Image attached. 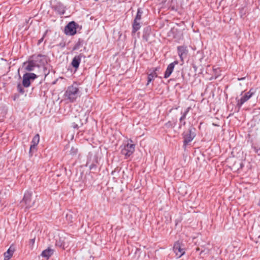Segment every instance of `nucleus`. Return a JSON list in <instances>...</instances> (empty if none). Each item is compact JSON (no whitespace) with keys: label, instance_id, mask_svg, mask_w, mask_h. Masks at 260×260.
Masks as SVG:
<instances>
[{"label":"nucleus","instance_id":"bb28decb","mask_svg":"<svg viewBox=\"0 0 260 260\" xmlns=\"http://www.w3.org/2000/svg\"><path fill=\"white\" fill-rule=\"evenodd\" d=\"M78 153V149L77 148H74V147H72V148L71 149V150H70V154L72 155H76Z\"/></svg>","mask_w":260,"mask_h":260},{"label":"nucleus","instance_id":"2eb2a0df","mask_svg":"<svg viewBox=\"0 0 260 260\" xmlns=\"http://www.w3.org/2000/svg\"><path fill=\"white\" fill-rule=\"evenodd\" d=\"M177 1L178 0H168L167 6L171 10L177 11L179 8Z\"/></svg>","mask_w":260,"mask_h":260},{"label":"nucleus","instance_id":"2f4dec72","mask_svg":"<svg viewBox=\"0 0 260 260\" xmlns=\"http://www.w3.org/2000/svg\"><path fill=\"white\" fill-rule=\"evenodd\" d=\"M37 146V145L31 143V145H30V150H34V149H35L36 148V146Z\"/></svg>","mask_w":260,"mask_h":260},{"label":"nucleus","instance_id":"6ab92c4d","mask_svg":"<svg viewBox=\"0 0 260 260\" xmlns=\"http://www.w3.org/2000/svg\"><path fill=\"white\" fill-rule=\"evenodd\" d=\"M139 21L134 20L133 23L132 33L135 34L141 27Z\"/></svg>","mask_w":260,"mask_h":260},{"label":"nucleus","instance_id":"7c9ffc66","mask_svg":"<svg viewBox=\"0 0 260 260\" xmlns=\"http://www.w3.org/2000/svg\"><path fill=\"white\" fill-rule=\"evenodd\" d=\"M166 126L168 127H174L175 124L173 125L171 121H168L167 123H166Z\"/></svg>","mask_w":260,"mask_h":260},{"label":"nucleus","instance_id":"a878e982","mask_svg":"<svg viewBox=\"0 0 260 260\" xmlns=\"http://www.w3.org/2000/svg\"><path fill=\"white\" fill-rule=\"evenodd\" d=\"M23 86L20 83L18 84L17 86V90L21 94H23L25 92L24 89L23 88Z\"/></svg>","mask_w":260,"mask_h":260},{"label":"nucleus","instance_id":"e433bc0d","mask_svg":"<svg viewBox=\"0 0 260 260\" xmlns=\"http://www.w3.org/2000/svg\"><path fill=\"white\" fill-rule=\"evenodd\" d=\"M59 46L62 47H63L65 46V44H64V43H60Z\"/></svg>","mask_w":260,"mask_h":260},{"label":"nucleus","instance_id":"f3484780","mask_svg":"<svg viewBox=\"0 0 260 260\" xmlns=\"http://www.w3.org/2000/svg\"><path fill=\"white\" fill-rule=\"evenodd\" d=\"M151 32V29L150 27H146L144 28L143 31V39L146 42L149 41V37Z\"/></svg>","mask_w":260,"mask_h":260},{"label":"nucleus","instance_id":"9d476101","mask_svg":"<svg viewBox=\"0 0 260 260\" xmlns=\"http://www.w3.org/2000/svg\"><path fill=\"white\" fill-rule=\"evenodd\" d=\"M173 251L177 258H180L185 253L184 249L182 248L181 244L179 241H177L174 243Z\"/></svg>","mask_w":260,"mask_h":260},{"label":"nucleus","instance_id":"f704fd0d","mask_svg":"<svg viewBox=\"0 0 260 260\" xmlns=\"http://www.w3.org/2000/svg\"><path fill=\"white\" fill-rule=\"evenodd\" d=\"M95 168H96V165L94 164H91V165H90V166H89L90 170H92Z\"/></svg>","mask_w":260,"mask_h":260},{"label":"nucleus","instance_id":"6e6552de","mask_svg":"<svg viewBox=\"0 0 260 260\" xmlns=\"http://www.w3.org/2000/svg\"><path fill=\"white\" fill-rule=\"evenodd\" d=\"M254 93V90L250 89L248 92L244 93L240 99L237 100V106L240 108L244 103L247 102Z\"/></svg>","mask_w":260,"mask_h":260},{"label":"nucleus","instance_id":"4468645a","mask_svg":"<svg viewBox=\"0 0 260 260\" xmlns=\"http://www.w3.org/2000/svg\"><path fill=\"white\" fill-rule=\"evenodd\" d=\"M54 10L60 15H63L66 12V7L60 3H57L54 6Z\"/></svg>","mask_w":260,"mask_h":260},{"label":"nucleus","instance_id":"c85d7f7f","mask_svg":"<svg viewBox=\"0 0 260 260\" xmlns=\"http://www.w3.org/2000/svg\"><path fill=\"white\" fill-rule=\"evenodd\" d=\"M72 218H73V217H72V214L67 213L66 219L69 222H73Z\"/></svg>","mask_w":260,"mask_h":260},{"label":"nucleus","instance_id":"cd10ccee","mask_svg":"<svg viewBox=\"0 0 260 260\" xmlns=\"http://www.w3.org/2000/svg\"><path fill=\"white\" fill-rule=\"evenodd\" d=\"M251 147L255 153H258V151L260 150V147L256 146L255 145H252Z\"/></svg>","mask_w":260,"mask_h":260},{"label":"nucleus","instance_id":"20e7f679","mask_svg":"<svg viewBox=\"0 0 260 260\" xmlns=\"http://www.w3.org/2000/svg\"><path fill=\"white\" fill-rule=\"evenodd\" d=\"M78 24L75 21L70 22L64 27V32L66 35L74 36L77 32Z\"/></svg>","mask_w":260,"mask_h":260},{"label":"nucleus","instance_id":"b1692460","mask_svg":"<svg viewBox=\"0 0 260 260\" xmlns=\"http://www.w3.org/2000/svg\"><path fill=\"white\" fill-rule=\"evenodd\" d=\"M56 245L63 249H65V243L61 239L56 241Z\"/></svg>","mask_w":260,"mask_h":260},{"label":"nucleus","instance_id":"72a5a7b5","mask_svg":"<svg viewBox=\"0 0 260 260\" xmlns=\"http://www.w3.org/2000/svg\"><path fill=\"white\" fill-rule=\"evenodd\" d=\"M160 69L159 67H157L156 68H153V72L152 73H156L157 71H158Z\"/></svg>","mask_w":260,"mask_h":260},{"label":"nucleus","instance_id":"5701e85b","mask_svg":"<svg viewBox=\"0 0 260 260\" xmlns=\"http://www.w3.org/2000/svg\"><path fill=\"white\" fill-rule=\"evenodd\" d=\"M143 14V11L140 8H138L137 12V15L134 20L140 21L141 19V17Z\"/></svg>","mask_w":260,"mask_h":260},{"label":"nucleus","instance_id":"f03ea898","mask_svg":"<svg viewBox=\"0 0 260 260\" xmlns=\"http://www.w3.org/2000/svg\"><path fill=\"white\" fill-rule=\"evenodd\" d=\"M121 153L128 158L132 155L135 150V144L133 143L132 139H128L121 146Z\"/></svg>","mask_w":260,"mask_h":260},{"label":"nucleus","instance_id":"1a4fd4ad","mask_svg":"<svg viewBox=\"0 0 260 260\" xmlns=\"http://www.w3.org/2000/svg\"><path fill=\"white\" fill-rule=\"evenodd\" d=\"M177 49L180 60L183 62L184 58L187 57L188 53L187 47L185 45L178 46Z\"/></svg>","mask_w":260,"mask_h":260},{"label":"nucleus","instance_id":"f257e3e1","mask_svg":"<svg viewBox=\"0 0 260 260\" xmlns=\"http://www.w3.org/2000/svg\"><path fill=\"white\" fill-rule=\"evenodd\" d=\"M65 100L69 101L71 103H74L80 96V91L78 85L76 83L68 86L64 93Z\"/></svg>","mask_w":260,"mask_h":260},{"label":"nucleus","instance_id":"aec40b11","mask_svg":"<svg viewBox=\"0 0 260 260\" xmlns=\"http://www.w3.org/2000/svg\"><path fill=\"white\" fill-rule=\"evenodd\" d=\"M84 43V41L81 39H79L77 43L75 44L73 47L74 50H79L81 47L83 46Z\"/></svg>","mask_w":260,"mask_h":260},{"label":"nucleus","instance_id":"79ce46f5","mask_svg":"<svg viewBox=\"0 0 260 260\" xmlns=\"http://www.w3.org/2000/svg\"><path fill=\"white\" fill-rule=\"evenodd\" d=\"M244 92H242L241 95H242Z\"/></svg>","mask_w":260,"mask_h":260},{"label":"nucleus","instance_id":"393cba45","mask_svg":"<svg viewBox=\"0 0 260 260\" xmlns=\"http://www.w3.org/2000/svg\"><path fill=\"white\" fill-rule=\"evenodd\" d=\"M185 118H186L185 117L182 116H181V117L180 118V119H179L180 123H179V128H181L182 125H185L186 122L184 121Z\"/></svg>","mask_w":260,"mask_h":260},{"label":"nucleus","instance_id":"412c9836","mask_svg":"<svg viewBox=\"0 0 260 260\" xmlns=\"http://www.w3.org/2000/svg\"><path fill=\"white\" fill-rule=\"evenodd\" d=\"M157 77V73H151L148 75L147 77V85H148L152 81L154 80L155 78Z\"/></svg>","mask_w":260,"mask_h":260},{"label":"nucleus","instance_id":"9b49d317","mask_svg":"<svg viewBox=\"0 0 260 260\" xmlns=\"http://www.w3.org/2000/svg\"><path fill=\"white\" fill-rule=\"evenodd\" d=\"M82 57L85 58V56L82 53H80L78 55H76L73 58L71 62V64L73 66V67L75 69H77L79 68L80 63L81 62V58Z\"/></svg>","mask_w":260,"mask_h":260},{"label":"nucleus","instance_id":"a19ab883","mask_svg":"<svg viewBox=\"0 0 260 260\" xmlns=\"http://www.w3.org/2000/svg\"><path fill=\"white\" fill-rule=\"evenodd\" d=\"M115 172V170H114V171H113L112 172L111 174H112V175H113V174H114V173Z\"/></svg>","mask_w":260,"mask_h":260},{"label":"nucleus","instance_id":"39448f33","mask_svg":"<svg viewBox=\"0 0 260 260\" xmlns=\"http://www.w3.org/2000/svg\"><path fill=\"white\" fill-rule=\"evenodd\" d=\"M37 67L44 66L47 62L46 56L41 54H34L30 57Z\"/></svg>","mask_w":260,"mask_h":260},{"label":"nucleus","instance_id":"473e14b6","mask_svg":"<svg viewBox=\"0 0 260 260\" xmlns=\"http://www.w3.org/2000/svg\"><path fill=\"white\" fill-rule=\"evenodd\" d=\"M72 126L74 128H78L79 127L77 123H76L75 122L72 123Z\"/></svg>","mask_w":260,"mask_h":260},{"label":"nucleus","instance_id":"0eeeda50","mask_svg":"<svg viewBox=\"0 0 260 260\" xmlns=\"http://www.w3.org/2000/svg\"><path fill=\"white\" fill-rule=\"evenodd\" d=\"M32 191L31 190H27L24 194L22 200V202L25 204L26 208H30L33 206L35 201H32Z\"/></svg>","mask_w":260,"mask_h":260},{"label":"nucleus","instance_id":"f8f14e48","mask_svg":"<svg viewBox=\"0 0 260 260\" xmlns=\"http://www.w3.org/2000/svg\"><path fill=\"white\" fill-rule=\"evenodd\" d=\"M178 63V61L175 60L174 62L170 63L168 66L167 69L164 74V78H165L167 79L170 76V75H171V74L172 73V72L174 69L175 66L176 64H177Z\"/></svg>","mask_w":260,"mask_h":260},{"label":"nucleus","instance_id":"c9c22d12","mask_svg":"<svg viewBox=\"0 0 260 260\" xmlns=\"http://www.w3.org/2000/svg\"><path fill=\"white\" fill-rule=\"evenodd\" d=\"M44 37H42L40 40H39L38 41V44L39 45L44 40Z\"/></svg>","mask_w":260,"mask_h":260},{"label":"nucleus","instance_id":"dca6fc26","mask_svg":"<svg viewBox=\"0 0 260 260\" xmlns=\"http://www.w3.org/2000/svg\"><path fill=\"white\" fill-rule=\"evenodd\" d=\"M15 251V247L13 245H11L7 251L4 253V259L9 260L12 256Z\"/></svg>","mask_w":260,"mask_h":260},{"label":"nucleus","instance_id":"ea45409f","mask_svg":"<svg viewBox=\"0 0 260 260\" xmlns=\"http://www.w3.org/2000/svg\"><path fill=\"white\" fill-rule=\"evenodd\" d=\"M32 151H33V150H30V149H29V155H30V156H32Z\"/></svg>","mask_w":260,"mask_h":260},{"label":"nucleus","instance_id":"58836bf2","mask_svg":"<svg viewBox=\"0 0 260 260\" xmlns=\"http://www.w3.org/2000/svg\"><path fill=\"white\" fill-rule=\"evenodd\" d=\"M48 31V29H47V30L45 31V32H44V35H43V37H44H44H45V36L47 35V34Z\"/></svg>","mask_w":260,"mask_h":260},{"label":"nucleus","instance_id":"ddd939ff","mask_svg":"<svg viewBox=\"0 0 260 260\" xmlns=\"http://www.w3.org/2000/svg\"><path fill=\"white\" fill-rule=\"evenodd\" d=\"M23 66L25 70L29 72L34 71L35 68L37 67L30 57L27 61L23 63Z\"/></svg>","mask_w":260,"mask_h":260},{"label":"nucleus","instance_id":"4c0bfd02","mask_svg":"<svg viewBox=\"0 0 260 260\" xmlns=\"http://www.w3.org/2000/svg\"><path fill=\"white\" fill-rule=\"evenodd\" d=\"M245 79V77H242V78H238V80L239 81H241V80H243Z\"/></svg>","mask_w":260,"mask_h":260},{"label":"nucleus","instance_id":"423d86ee","mask_svg":"<svg viewBox=\"0 0 260 260\" xmlns=\"http://www.w3.org/2000/svg\"><path fill=\"white\" fill-rule=\"evenodd\" d=\"M37 78V75L32 73H26L23 75L22 85L24 87H28L30 85V82Z\"/></svg>","mask_w":260,"mask_h":260},{"label":"nucleus","instance_id":"4be33fe9","mask_svg":"<svg viewBox=\"0 0 260 260\" xmlns=\"http://www.w3.org/2000/svg\"><path fill=\"white\" fill-rule=\"evenodd\" d=\"M40 141V136L38 134H36L31 142V143L37 145Z\"/></svg>","mask_w":260,"mask_h":260},{"label":"nucleus","instance_id":"7ed1b4c3","mask_svg":"<svg viewBox=\"0 0 260 260\" xmlns=\"http://www.w3.org/2000/svg\"><path fill=\"white\" fill-rule=\"evenodd\" d=\"M196 136V128L191 126L189 127L187 133H183L182 137L183 139V148L186 149L187 144L191 142Z\"/></svg>","mask_w":260,"mask_h":260},{"label":"nucleus","instance_id":"c756f323","mask_svg":"<svg viewBox=\"0 0 260 260\" xmlns=\"http://www.w3.org/2000/svg\"><path fill=\"white\" fill-rule=\"evenodd\" d=\"M189 110H190V107H188L185 111L184 112H181V114H182V116H184L186 118V115L187 114H188V113L189 112Z\"/></svg>","mask_w":260,"mask_h":260},{"label":"nucleus","instance_id":"a211bd4d","mask_svg":"<svg viewBox=\"0 0 260 260\" xmlns=\"http://www.w3.org/2000/svg\"><path fill=\"white\" fill-rule=\"evenodd\" d=\"M54 250L50 248L43 250L41 253V255L48 259L53 254Z\"/></svg>","mask_w":260,"mask_h":260}]
</instances>
